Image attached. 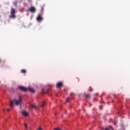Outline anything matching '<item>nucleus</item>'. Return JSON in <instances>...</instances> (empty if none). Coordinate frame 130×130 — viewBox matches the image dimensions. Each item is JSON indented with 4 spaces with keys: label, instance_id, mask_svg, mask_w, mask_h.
<instances>
[{
    "label": "nucleus",
    "instance_id": "f257e3e1",
    "mask_svg": "<svg viewBox=\"0 0 130 130\" xmlns=\"http://www.w3.org/2000/svg\"><path fill=\"white\" fill-rule=\"evenodd\" d=\"M15 102L16 105L18 106V105H20V104H22V100L19 99V100H15V101L12 100L10 102V107L12 108V107H14V104Z\"/></svg>",
    "mask_w": 130,
    "mask_h": 130
},
{
    "label": "nucleus",
    "instance_id": "f03ea898",
    "mask_svg": "<svg viewBox=\"0 0 130 130\" xmlns=\"http://www.w3.org/2000/svg\"><path fill=\"white\" fill-rule=\"evenodd\" d=\"M15 14H16V10H15V9H11V15L10 16V18H12V19H15L16 18V15H15Z\"/></svg>",
    "mask_w": 130,
    "mask_h": 130
},
{
    "label": "nucleus",
    "instance_id": "7ed1b4c3",
    "mask_svg": "<svg viewBox=\"0 0 130 130\" xmlns=\"http://www.w3.org/2000/svg\"><path fill=\"white\" fill-rule=\"evenodd\" d=\"M18 88H19L21 91H23V92H27V91H28V88L24 86H19Z\"/></svg>",
    "mask_w": 130,
    "mask_h": 130
},
{
    "label": "nucleus",
    "instance_id": "20e7f679",
    "mask_svg": "<svg viewBox=\"0 0 130 130\" xmlns=\"http://www.w3.org/2000/svg\"><path fill=\"white\" fill-rule=\"evenodd\" d=\"M63 84L61 82H58L56 84L57 88H61V87H63Z\"/></svg>",
    "mask_w": 130,
    "mask_h": 130
},
{
    "label": "nucleus",
    "instance_id": "39448f33",
    "mask_svg": "<svg viewBox=\"0 0 130 130\" xmlns=\"http://www.w3.org/2000/svg\"><path fill=\"white\" fill-rule=\"evenodd\" d=\"M29 12H31V13H35L36 12V9H35L34 7H31L29 9Z\"/></svg>",
    "mask_w": 130,
    "mask_h": 130
},
{
    "label": "nucleus",
    "instance_id": "423d86ee",
    "mask_svg": "<svg viewBox=\"0 0 130 130\" xmlns=\"http://www.w3.org/2000/svg\"><path fill=\"white\" fill-rule=\"evenodd\" d=\"M43 20V18H42V17L41 16H39L37 18V20L38 22H41Z\"/></svg>",
    "mask_w": 130,
    "mask_h": 130
},
{
    "label": "nucleus",
    "instance_id": "0eeeda50",
    "mask_svg": "<svg viewBox=\"0 0 130 130\" xmlns=\"http://www.w3.org/2000/svg\"><path fill=\"white\" fill-rule=\"evenodd\" d=\"M28 89L30 92H31V93H35V90L30 86L29 87Z\"/></svg>",
    "mask_w": 130,
    "mask_h": 130
},
{
    "label": "nucleus",
    "instance_id": "6e6552de",
    "mask_svg": "<svg viewBox=\"0 0 130 130\" xmlns=\"http://www.w3.org/2000/svg\"><path fill=\"white\" fill-rule=\"evenodd\" d=\"M22 114H23L24 116H28V112L24 111L22 112Z\"/></svg>",
    "mask_w": 130,
    "mask_h": 130
},
{
    "label": "nucleus",
    "instance_id": "1a4fd4ad",
    "mask_svg": "<svg viewBox=\"0 0 130 130\" xmlns=\"http://www.w3.org/2000/svg\"><path fill=\"white\" fill-rule=\"evenodd\" d=\"M30 107H31V108H34V109H36L37 108V107L35 105H30Z\"/></svg>",
    "mask_w": 130,
    "mask_h": 130
},
{
    "label": "nucleus",
    "instance_id": "9d476101",
    "mask_svg": "<svg viewBox=\"0 0 130 130\" xmlns=\"http://www.w3.org/2000/svg\"><path fill=\"white\" fill-rule=\"evenodd\" d=\"M45 103H46L45 101H44V102L42 103V105H41V107H42V108H43V107H44L45 106Z\"/></svg>",
    "mask_w": 130,
    "mask_h": 130
},
{
    "label": "nucleus",
    "instance_id": "9b49d317",
    "mask_svg": "<svg viewBox=\"0 0 130 130\" xmlns=\"http://www.w3.org/2000/svg\"><path fill=\"white\" fill-rule=\"evenodd\" d=\"M21 72L22 73V74H26V73H27V71L25 70H22L21 71Z\"/></svg>",
    "mask_w": 130,
    "mask_h": 130
},
{
    "label": "nucleus",
    "instance_id": "f8f14e48",
    "mask_svg": "<svg viewBox=\"0 0 130 130\" xmlns=\"http://www.w3.org/2000/svg\"><path fill=\"white\" fill-rule=\"evenodd\" d=\"M71 100H72L71 98H67V99L66 100V102H70L71 101Z\"/></svg>",
    "mask_w": 130,
    "mask_h": 130
},
{
    "label": "nucleus",
    "instance_id": "ddd939ff",
    "mask_svg": "<svg viewBox=\"0 0 130 130\" xmlns=\"http://www.w3.org/2000/svg\"><path fill=\"white\" fill-rule=\"evenodd\" d=\"M43 93H44L45 94L48 93V89H46V90H43Z\"/></svg>",
    "mask_w": 130,
    "mask_h": 130
},
{
    "label": "nucleus",
    "instance_id": "4468645a",
    "mask_svg": "<svg viewBox=\"0 0 130 130\" xmlns=\"http://www.w3.org/2000/svg\"><path fill=\"white\" fill-rule=\"evenodd\" d=\"M85 97H86V98H91V95L90 94H86Z\"/></svg>",
    "mask_w": 130,
    "mask_h": 130
},
{
    "label": "nucleus",
    "instance_id": "2eb2a0df",
    "mask_svg": "<svg viewBox=\"0 0 130 130\" xmlns=\"http://www.w3.org/2000/svg\"><path fill=\"white\" fill-rule=\"evenodd\" d=\"M25 128L27 129L28 128V124L27 123H25Z\"/></svg>",
    "mask_w": 130,
    "mask_h": 130
},
{
    "label": "nucleus",
    "instance_id": "dca6fc26",
    "mask_svg": "<svg viewBox=\"0 0 130 130\" xmlns=\"http://www.w3.org/2000/svg\"><path fill=\"white\" fill-rule=\"evenodd\" d=\"M43 10H44V6L42 7V9H41L42 12H43Z\"/></svg>",
    "mask_w": 130,
    "mask_h": 130
},
{
    "label": "nucleus",
    "instance_id": "f3484780",
    "mask_svg": "<svg viewBox=\"0 0 130 130\" xmlns=\"http://www.w3.org/2000/svg\"><path fill=\"white\" fill-rule=\"evenodd\" d=\"M109 128H111V129H113L112 128V126L111 125L109 126Z\"/></svg>",
    "mask_w": 130,
    "mask_h": 130
},
{
    "label": "nucleus",
    "instance_id": "a211bd4d",
    "mask_svg": "<svg viewBox=\"0 0 130 130\" xmlns=\"http://www.w3.org/2000/svg\"><path fill=\"white\" fill-rule=\"evenodd\" d=\"M38 130H42V128H41V127H39Z\"/></svg>",
    "mask_w": 130,
    "mask_h": 130
},
{
    "label": "nucleus",
    "instance_id": "6ab92c4d",
    "mask_svg": "<svg viewBox=\"0 0 130 130\" xmlns=\"http://www.w3.org/2000/svg\"><path fill=\"white\" fill-rule=\"evenodd\" d=\"M54 130H61L60 128H55Z\"/></svg>",
    "mask_w": 130,
    "mask_h": 130
},
{
    "label": "nucleus",
    "instance_id": "aec40b11",
    "mask_svg": "<svg viewBox=\"0 0 130 130\" xmlns=\"http://www.w3.org/2000/svg\"><path fill=\"white\" fill-rule=\"evenodd\" d=\"M7 111L9 112L10 111V109H7Z\"/></svg>",
    "mask_w": 130,
    "mask_h": 130
},
{
    "label": "nucleus",
    "instance_id": "412c9836",
    "mask_svg": "<svg viewBox=\"0 0 130 130\" xmlns=\"http://www.w3.org/2000/svg\"><path fill=\"white\" fill-rule=\"evenodd\" d=\"M105 130H110L109 129L106 128Z\"/></svg>",
    "mask_w": 130,
    "mask_h": 130
},
{
    "label": "nucleus",
    "instance_id": "4be33fe9",
    "mask_svg": "<svg viewBox=\"0 0 130 130\" xmlns=\"http://www.w3.org/2000/svg\"><path fill=\"white\" fill-rule=\"evenodd\" d=\"M0 18H1V15H0Z\"/></svg>",
    "mask_w": 130,
    "mask_h": 130
},
{
    "label": "nucleus",
    "instance_id": "5701e85b",
    "mask_svg": "<svg viewBox=\"0 0 130 130\" xmlns=\"http://www.w3.org/2000/svg\"><path fill=\"white\" fill-rule=\"evenodd\" d=\"M29 1H31V0H29Z\"/></svg>",
    "mask_w": 130,
    "mask_h": 130
}]
</instances>
